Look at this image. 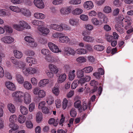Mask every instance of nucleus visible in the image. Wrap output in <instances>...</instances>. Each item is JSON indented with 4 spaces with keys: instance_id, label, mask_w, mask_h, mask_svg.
<instances>
[{
    "instance_id": "obj_60",
    "label": "nucleus",
    "mask_w": 133,
    "mask_h": 133,
    "mask_svg": "<svg viewBox=\"0 0 133 133\" xmlns=\"http://www.w3.org/2000/svg\"><path fill=\"white\" fill-rule=\"evenodd\" d=\"M68 101L66 98L64 99L62 103V107L64 109H65L68 105Z\"/></svg>"
},
{
    "instance_id": "obj_37",
    "label": "nucleus",
    "mask_w": 133,
    "mask_h": 133,
    "mask_svg": "<svg viewBox=\"0 0 133 133\" xmlns=\"http://www.w3.org/2000/svg\"><path fill=\"white\" fill-rule=\"evenodd\" d=\"M11 60L12 62L14 64V68L16 69V66H18L19 64V61L17 60L14 57H11Z\"/></svg>"
},
{
    "instance_id": "obj_33",
    "label": "nucleus",
    "mask_w": 133,
    "mask_h": 133,
    "mask_svg": "<svg viewBox=\"0 0 133 133\" xmlns=\"http://www.w3.org/2000/svg\"><path fill=\"white\" fill-rule=\"evenodd\" d=\"M8 109L11 112L14 113L15 111V108L14 105L11 103L9 104L8 105Z\"/></svg>"
},
{
    "instance_id": "obj_16",
    "label": "nucleus",
    "mask_w": 133,
    "mask_h": 133,
    "mask_svg": "<svg viewBox=\"0 0 133 133\" xmlns=\"http://www.w3.org/2000/svg\"><path fill=\"white\" fill-rule=\"evenodd\" d=\"M24 101L26 104H28L31 101V95L28 92L25 94Z\"/></svg>"
},
{
    "instance_id": "obj_62",
    "label": "nucleus",
    "mask_w": 133,
    "mask_h": 133,
    "mask_svg": "<svg viewBox=\"0 0 133 133\" xmlns=\"http://www.w3.org/2000/svg\"><path fill=\"white\" fill-rule=\"evenodd\" d=\"M9 126L10 128H12V129L17 130L19 128L18 125L14 123L13 124H10Z\"/></svg>"
},
{
    "instance_id": "obj_23",
    "label": "nucleus",
    "mask_w": 133,
    "mask_h": 133,
    "mask_svg": "<svg viewBox=\"0 0 133 133\" xmlns=\"http://www.w3.org/2000/svg\"><path fill=\"white\" fill-rule=\"evenodd\" d=\"M83 38V40L86 42H93L94 41V38L90 36H85L84 35Z\"/></svg>"
},
{
    "instance_id": "obj_17",
    "label": "nucleus",
    "mask_w": 133,
    "mask_h": 133,
    "mask_svg": "<svg viewBox=\"0 0 133 133\" xmlns=\"http://www.w3.org/2000/svg\"><path fill=\"white\" fill-rule=\"evenodd\" d=\"M66 78V76L65 74H62L59 75L58 77L57 82L59 83H61L64 82Z\"/></svg>"
},
{
    "instance_id": "obj_3",
    "label": "nucleus",
    "mask_w": 133,
    "mask_h": 133,
    "mask_svg": "<svg viewBox=\"0 0 133 133\" xmlns=\"http://www.w3.org/2000/svg\"><path fill=\"white\" fill-rule=\"evenodd\" d=\"M33 92L35 95H38L39 98L44 97L46 95L45 91L43 90H40L39 88H36L33 90Z\"/></svg>"
},
{
    "instance_id": "obj_4",
    "label": "nucleus",
    "mask_w": 133,
    "mask_h": 133,
    "mask_svg": "<svg viewBox=\"0 0 133 133\" xmlns=\"http://www.w3.org/2000/svg\"><path fill=\"white\" fill-rule=\"evenodd\" d=\"M37 70L36 67L26 68V69L23 70V72L25 75H27L28 74H34L37 72Z\"/></svg>"
},
{
    "instance_id": "obj_54",
    "label": "nucleus",
    "mask_w": 133,
    "mask_h": 133,
    "mask_svg": "<svg viewBox=\"0 0 133 133\" xmlns=\"http://www.w3.org/2000/svg\"><path fill=\"white\" fill-rule=\"evenodd\" d=\"M52 3L55 5H61L63 4V0H54Z\"/></svg>"
},
{
    "instance_id": "obj_38",
    "label": "nucleus",
    "mask_w": 133,
    "mask_h": 133,
    "mask_svg": "<svg viewBox=\"0 0 133 133\" xmlns=\"http://www.w3.org/2000/svg\"><path fill=\"white\" fill-rule=\"evenodd\" d=\"M91 22L94 25H98L101 24L100 21L96 18H92L91 19Z\"/></svg>"
},
{
    "instance_id": "obj_55",
    "label": "nucleus",
    "mask_w": 133,
    "mask_h": 133,
    "mask_svg": "<svg viewBox=\"0 0 133 133\" xmlns=\"http://www.w3.org/2000/svg\"><path fill=\"white\" fill-rule=\"evenodd\" d=\"M25 53L26 55L31 56H33L35 54V53L33 51L30 50H27Z\"/></svg>"
},
{
    "instance_id": "obj_22",
    "label": "nucleus",
    "mask_w": 133,
    "mask_h": 133,
    "mask_svg": "<svg viewBox=\"0 0 133 133\" xmlns=\"http://www.w3.org/2000/svg\"><path fill=\"white\" fill-rule=\"evenodd\" d=\"M91 77L89 76H85L83 78H81L79 80V82L81 84L85 83L86 82H89L90 79Z\"/></svg>"
},
{
    "instance_id": "obj_52",
    "label": "nucleus",
    "mask_w": 133,
    "mask_h": 133,
    "mask_svg": "<svg viewBox=\"0 0 133 133\" xmlns=\"http://www.w3.org/2000/svg\"><path fill=\"white\" fill-rule=\"evenodd\" d=\"M103 11L104 12L106 13H109L111 12L112 11L111 8L108 6H106L104 8Z\"/></svg>"
},
{
    "instance_id": "obj_64",
    "label": "nucleus",
    "mask_w": 133,
    "mask_h": 133,
    "mask_svg": "<svg viewBox=\"0 0 133 133\" xmlns=\"http://www.w3.org/2000/svg\"><path fill=\"white\" fill-rule=\"evenodd\" d=\"M81 2V0H71L70 2V3L73 4H78Z\"/></svg>"
},
{
    "instance_id": "obj_19",
    "label": "nucleus",
    "mask_w": 133,
    "mask_h": 133,
    "mask_svg": "<svg viewBox=\"0 0 133 133\" xmlns=\"http://www.w3.org/2000/svg\"><path fill=\"white\" fill-rule=\"evenodd\" d=\"M123 26L121 24H117L115 25V28L117 31L121 34H122L124 31V30L122 27V26Z\"/></svg>"
},
{
    "instance_id": "obj_26",
    "label": "nucleus",
    "mask_w": 133,
    "mask_h": 133,
    "mask_svg": "<svg viewBox=\"0 0 133 133\" xmlns=\"http://www.w3.org/2000/svg\"><path fill=\"white\" fill-rule=\"evenodd\" d=\"M20 112L23 115H26L28 113V110L23 105H21L20 107Z\"/></svg>"
},
{
    "instance_id": "obj_32",
    "label": "nucleus",
    "mask_w": 133,
    "mask_h": 133,
    "mask_svg": "<svg viewBox=\"0 0 133 133\" xmlns=\"http://www.w3.org/2000/svg\"><path fill=\"white\" fill-rule=\"evenodd\" d=\"M76 53L79 54H83L87 53V51L83 48L78 49L76 50Z\"/></svg>"
},
{
    "instance_id": "obj_5",
    "label": "nucleus",
    "mask_w": 133,
    "mask_h": 133,
    "mask_svg": "<svg viewBox=\"0 0 133 133\" xmlns=\"http://www.w3.org/2000/svg\"><path fill=\"white\" fill-rule=\"evenodd\" d=\"M48 45L50 50L53 52L57 53L61 52L57 46L52 42H49Z\"/></svg>"
},
{
    "instance_id": "obj_56",
    "label": "nucleus",
    "mask_w": 133,
    "mask_h": 133,
    "mask_svg": "<svg viewBox=\"0 0 133 133\" xmlns=\"http://www.w3.org/2000/svg\"><path fill=\"white\" fill-rule=\"evenodd\" d=\"M4 28L6 32L9 33H11L12 32V29L11 27L8 25H5L4 26Z\"/></svg>"
},
{
    "instance_id": "obj_42",
    "label": "nucleus",
    "mask_w": 133,
    "mask_h": 133,
    "mask_svg": "<svg viewBox=\"0 0 133 133\" xmlns=\"http://www.w3.org/2000/svg\"><path fill=\"white\" fill-rule=\"evenodd\" d=\"M16 69L20 68L22 69L23 71V69H26L25 68V64L22 61H20L19 62V64L18 66H16Z\"/></svg>"
},
{
    "instance_id": "obj_50",
    "label": "nucleus",
    "mask_w": 133,
    "mask_h": 133,
    "mask_svg": "<svg viewBox=\"0 0 133 133\" xmlns=\"http://www.w3.org/2000/svg\"><path fill=\"white\" fill-rule=\"evenodd\" d=\"M70 116L73 117H75L77 113L76 109L74 108H72L70 111Z\"/></svg>"
},
{
    "instance_id": "obj_51",
    "label": "nucleus",
    "mask_w": 133,
    "mask_h": 133,
    "mask_svg": "<svg viewBox=\"0 0 133 133\" xmlns=\"http://www.w3.org/2000/svg\"><path fill=\"white\" fill-rule=\"evenodd\" d=\"M52 92L56 96H57L59 94V91L58 88L54 87L52 90Z\"/></svg>"
},
{
    "instance_id": "obj_21",
    "label": "nucleus",
    "mask_w": 133,
    "mask_h": 133,
    "mask_svg": "<svg viewBox=\"0 0 133 133\" xmlns=\"http://www.w3.org/2000/svg\"><path fill=\"white\" fill-rule=\"evenodd\" d=\"M13 53L16 58H20L22 57L23 54L21 51L15 50L13 51Z\"/></svg>"
},
{
    "instance_id": "obj_11",
    "label": "nucleus",
    "mask_w": 133,
    "mask_h": 133,
    "mask_svg": "<svg viewBox=\"0 0 133 133\" xmlns=\"http://www.w3.org/2000/svg\"><path fill=\"white\" fill-rule=\"evenodd\" d=\"M1 40L5 43L8 44L11 43L14 41V39L9 36L4 37L1 38Z\"/></svg>"
},
{
    "instance_id": "obj_29",
    "label": "nucleus",
    "mask_w": 133,
    "mask_h": 133,
    "mask_svg": "<svg viewBox=\"0 0 133 133\" xmlns=\"http://www.w3.org/2000/svg\"><path fill=\"white\" fill-rule=\"evenodd\" d=\"M83 10L82 9L77 8L74 10L72 12V14L74 15H78L82 13Z\"/></svg>"
},
{
    "instance_id": "obj_9",
    "label": "nucleus",
    "mask_w": 133,
    "mask_h": 133,
    "mask_svg": "<svg viewBox=\"0 0 133 133\" xmlns=\"http://www.w3.org/2000/svg\"><path fill=\"white\" fill-rule=\"evenodd\" d=\"M64 54L65 55L69 56L70 55L74 56L76 54V51L72 48L70 47H67L64 50Z\"/></svg>"
},
{
    "instance_id": "obj_8",
    "label": "nucleus",
    "mask_w": 133,
    "mask_h": 133,
    "mask_svg": "<svg viewBox=\"0 0 133 133\" xmlns=\"http://www.w3.org/2000/svg\"><path fill=\"white\" fill-rule=\"evenodd\" d=\"M72 9V7L71 6L67 7L66 8L63 7L60 10V13L63 15H68L71 12Z\"/></svg>"
},
{
    "instance_id": "obj_15",
    "label": "nucleus",
    "mask_w": 133,
    "mask_h": 133,
    "mask_svg": "<svg viewBox=\"0 0 133 133\" xmlns=\"http://www.w3.org/2000/svg\"><path fill=\"white\" fill-rule=\"evenodd\" d=\"M6 87L9 90L12 91H14L16 90L15 85L12 82L8 81L5 84Z\"/></svg>"
},
{
    "instance_id": "obj_30",
    "label": "nucleus",
    "mask_w": 133,
    "mask_h": 133,
    "mask_svg": "<svg viewBox=\"0 0 133 133\" xmlns=\"http://www.w3.org/2000/svg\"><path fill=\"white\" fill-rule=\"evenodd\" d=\"M9 8L11 10L17 13L20 12L21 11V8L18 6H9Z\"/></svg>"
},
{
    "instance_id": "obj_49",
    "label": "nucleus",
    "mask_w": 133,
    "mask_h": 133,
    "mask_svg": "<svg viewBox=\"0 0 133 133\" xmlns=\"http://www.w3.org/2000/svg\"><path fill=\"white\" fill-rule=\"evenodd\" d=\"M81 103V101L79 100H78L74 102V107L76 108H81L82 107Z\"/></svg>"
},
{
    "instance_id": "obj_41",
    "label": "nucleus",
    "mask_w": 133,
    "mask_h": 133,
    "mask_svg": "<svg viewBox=\"0 0 133 133\" xmlns=\"http://www.w3.org/2000/svg\"><path fill=\"white\" fill-rule=\"evenodd\" d=\"M42 119V113L41 112H38L36 114V120L38 123L40 122Z\"/></svg>"
},
{
    "instance_id": "obj_46",
    "label": "nucleus",
    "mask_w": 133,
    "mask_h": 133,
    "mask_svg": "<svg viewBox=\"0 0 133 133\" xmlns=\"http://www.w3.org/2000/svg\"><path fill=\"white\" fill-rule=\"evenodd\" d=\"M76 61L79 63H82L86 62V59L84 57L81 56L77 58L76 59Z\"/></svg>"
},
{
    "instance_id": "obj_39",
    "label": "nucleus",
    "mask_w": 133,
    "mask_h": 133,
    "mask_svg": "<svg viewBox=\"0 0 133 133\" xmlns=\"http://www.w3.org/2000/svg\"><path fill=\"white\" fill-rule=\"evenodd\" d=\"M18 121L20 123H23L25 121L26 118L25 116L23 115H19L18 118Z\"/></svg>"
},
{
    "instance_id": "obj_12",
    "label": "nucleus",
    "mask_w": 133,
    "mask_h": 133,
    "mask_svg": "<svg viewBox=\"0 0 133 133\" xmlns=\"http://www.w3.org/2000/svg\"><path fill=\"white\" fill-rule=\"evenodd\" d=\"M83 6L87 10L91 9L94 6L93 3L91 1H87L85 2Z\"/></svg>"
},
{
    "instance_id": "obj_34",
    "label": "nucleus",
    "mask_w": 133,
    "mask_h": 133,
    "mask_svg": "<svg viewBox=\"0 0 133 133\" xmlns=\"http://www.w3.org/2000/svg\"><path fill=\"white\" fill-rule=\"evenodd\" d=\"M22 13L25 16H30L31 15V13L29 10L26 9H21Z\"/></svg>"
},
{
    "instance_id": "obj_7",
    "label": "nucleus",
    "mask_w": 133,
    "mask_h": 133,
    "mask_svg": "<svg viewBox=\"0 0 133 133\" xmlns=\"http://www.w3.org/2000/svg\"><path fill=\"white\" fill-rule=\"evenodd\" d=\"M63 24L61 23L59 25L56 24H51L50 27L52 29L59 31H62L64 29Z\"/></svg>"
},
{
    "instance_id": "obj_31",
    "label": "nucleus",
    "mask_w": 133,
    "mask_h": 133,
    "mask_svg": "<svg viewBox=\"0 0 133 133\" xmlns=\"http://www.w3.org/2000/svg\"><path fill=\"white\" fill-rule=\"evenodd\" d=\"M32 23L33 25L40 27H41V26H43L44 25V22H43L38 20H33L32 21Z\"/></svg>"
},
{
    "instance_id": "obj_44",
    "label": "nucleus",
    "mask_w": 133,
    "mask_h": 133,
    "mask_svg": "<svg viewBox=\"0 0 133 133\" xmlns=\"http://www.w3.org/2000/svg\"><path fill=\"white\" fill-rule=\"evenodd\" d=\"M94 48L95 50H96L101 51L104 49V47L102 45H96L94 46Z\"/></svg>"
},
{
    "instance_id": "obj_40",
    "label": "nucleus",
    "mask_w": 133,
    "mask_h": 133,
    "mask_svg": "<svg viewBox=\"0 0 133 133\" xmlns=\"http://www.w3.org/2000/svg\"><path fill=\"white\" fill-rule=\"evenodd\" d=\"M132 21L131 20L126 19L125 20V29L127 30L131 26Z\"/></svg>"
},
{
    "instance_id": "obj_13",
    "label": "nucleus",
    "mask_w": 133,
    "mask_h": 133,
    "mask_svg": "<svg viewBox=\"0 0 133 133\" xmlns=\"http://www.w3.org/2000/svg\"><path fill=\"white\" fill-rule=\"evenodd\" d=\"M26 61L29 66H31L32 64H35L37 63L35 59L31 57H27L26 59Z\"/></svg>"
},
{
    "instance_id": "obj_43",
    "label": "nucleus",
    "mask_w": 133,
    "mask_h": 133,
    "mask_svg": "<svg viewBox=\"0 0 133 133\" xmlns=\"http://www.w3.org/2000/svg\"><path fill=\"white\" fill-rule=\"evenodd\" d=\"M46 102L49 105H50L54 102V99L53 97L51 96H48L46 99Z\"/></svg>"
},
{
    "instance_id": "obj_45",
    "label": "nucleus",
    "mask_w": 133,
    "mask_h": 133,
    "mask_svg": "<svg viewBox=\"0 0 133 133\" xmlns=\"http://www.w3.org/2000/svg\"><path fill=\"white\" fill-rule=\"evenodd\" d=\"M78 20L77 19L74 18L70 19L69 21V22L70 24L72 25H76L78 24Z\"/></svg>"
},
{
    "instance_id": "obj_63",
    "label": "nucleus",
    "mask_w": 133,
    "mask_h": 133,
    "mask_svg": "<svg viewBox=\"0 0 133 133\" xmlns=\"http://www.w3.org/2000/svg\"><path fill=\"white\" fill-rule=\"evenodd\" d=\"M80 18L82 20L84 21H87L88 19V16L84 14L81 15Z\"/></svg>"
},
{
    "instance_id": "obj_6",
    "label": "nucleus",
    "mask_w": 133,
    "mask_h": 133,
    "mask_svg": "<svg viewBox=\"0 0 133 133\" xmlns=\"http://www.w3.org/2000/svg\"><path fill=\"white\" fill-rule=\"evenodd\" d=\"M24 39L26 42H29V45L32 48L36 47L37 45L36 43L34 42V39L30 36L25 37Z\"/></svg>"
},
{
    "instance_id": "obj_58",
    "label": "nucleus",
    "mask_w": 133,
    "mask_h": 133,
    "mask_svg": "<svg viewBox=\"0 0 133 133\" xmlns=\"http://www.w3.org/2000/svg\"><path fill=\"white\" fill-rule=\"evenodd\" d=\"M42 112L45 114H47L50 113V114H51V112H50L49 111V110L48 107H45L43 108H42Z\"/></svg>"
},
{
    "instance_id": "obj_36",
    "label": "nucleus",
    "mask_w": 133,
    "mask_h": 133,
    "mask_svg": "<svg viewBox=\"0 0 133 133\" xmlns=\"http://www.w3.org/2000/svg\"><path fill=\"white\" fill-rule=\"evenodd\" d=\"M23 86L25 89L28 90L31 89L32 88L31 84L28 81H25L24 82Z\"/></svg>"
},
{
    "instance_id": "obj_48",
    "label": "nucleus",
    "mask_w": 133,
    "mask_h": 133,
    "mask_svg": "<svg viewBox=\"0 0 133 133\" xmlns=\"http://www.w3.org/2000/svg\"><path fill=\"white\" fill-rule=\"evenodd\" d=\"M93 69V68L92 66H89L84 68L82 70L84 72L89 73L91 72L92 71Z\"/></svg>"
},
{
    "instance_id": "obj_28",
    "label": "nucleus",
    "mask_w": 133,
    "mask_h": 133,
    "mask_svg": "<svg viewBox=\"0 0 133 133\" xmlns=\"http://www.w3.org/2000/svg\"><path fill=\"white\" fill-rule=\"evenodd\" d=\"M34 17L36 18L39 19H44L45 17V15L40 13H36L34 14Z\"/></svg>"
},
{
    "instance_id": "obj_47",
    "label": "nucleus",
    "mask_w": 133,
    "mask_h": 133,
    "mask_svg": "<svg viewBox=\"0 0 133 133\" xmlns=\"http://www.w3.org/2000/svg\"><path fill=\"white\" fill-rule=\"evenodd\" d=\"M17 116L15 115H14L11 116L9 119L10 124L14 123V122L17 119Z\"/></svg>"
},
{
    "instance_id": "obj_35",
    "label": "nucleus",
    "mask_w": 133,
    "mask_h": 133,
    "mask_svg": "<svg viewBox=\"0 0 133 133\" xmlns=\"http://www.w3.org/2000/svg\"><path fill=\"white\" fill-rule=\"evenodd\" d=\"M55 119L54 118H51L48 121V123L50 124H53L54 126L56 127L58 124V121H56L55 122Z\"/></svg>"
},
{
    "instance_id": "obj_24",
    "label": "nucleus",
    "mask_w": 133,
    "mask_h": 133,
    "mask_svg": "<svg viewBox=\"0 0 133 133\" xmlns=\"http://www.w3.org/2000/svg\"><path fill=\"white\" fill-rule=\"evenodd\" d=\"M38 30L44 34H47L49 32V30L45 28L39 26L38 28Z\"/></svg>"
},
{
    "instance_id": "obj_2",
    "label": "nucleus",
    "mask_w": 133,
    "mask_h": 133,
    "mask_svg": "<svg viewBox=\"0 0 133 133\" xmlns=\"http://www.w3.org/2000/svg\"><path fill=\"white\" fill-rule=\"evenodd\" d=\"M26 22L23 21H20L18 24L13 25V28L18 31H23L25 27Z\"/></svg>"
},
{
    "instance_id": "obj_10",
    "label": "nucleus",
    "mask_w": 133,
    "mask_h": 133,
    "mask_svg": "<svg viewBox=\"0 0 133 133\" xmlns=\"http://www.w3.org/2000/svg\"><path fill=\"white\" fill-rule=\"evenodd\" d=\"M34 3L36 6L39 8L43 9L45 6L42 0H34Z\"/></svg>"
},
{
    "instance_id": "obj_61",
    "label": "nucleus",
    "mask_w": 133,
    "mask_h": 133,
    "mask_svg": "<svg viewBox=\"0 0 133 133\" xmlns=\"http://www.w3.org/2000/svg\"><path fill=\"white\" fill-rule=\"evenodd\" d=\"M63 34L62 33L56 32L53 34L52 36L54 38H59H59L61 36H63Z\"/></svg>"
},
{
    "instance_id": "obj_59",
    "label": "nucleus",
    "mask_w": 133,
    "mask_h": 133,
    "mask_svg": "<svg viewBox=\"0 0 133 133\" xmlns=\"http://www.w3.org/2000/svg\"><path fill=\"white\" fill-rule=\"evenodd\" d=\"M105 38L107 41L110 42L113 40V37L111 35L106 34L105 35Z\"/></svg>"
},
{
    "instance_id": "obj_1",
    "label": "nucleus",
    "mask_w": 133,
    "mask_h": 133,
    "mask_svg": "<svg viewBox=\"0 0 133 133\" xmlns=\"http://www.w3.org/2000/svg\"><path fill=\"white\" fill-rule=\"evenodd\" d=\"M24 95V93L22 91H17L12 94V96L13 97L16 101L21 102L23 99L22 98Z\"/></svg>"
},
{
    "instance_id": "obj_18",
    "label": "nucleus",
    "mask_w": 133,
    "mask_h": 133,
    "mask_svg": "<svg viewBox=\"0 0 133 133\" xmlns=\"http://www.w3.org/2000/svg\"><path fill=\"white\" fill-rule=\"evenodd\" d=\"M70 39L67 36H61L59 39V41L63 43H67L70 41Z\"/></svg>"
},
{
    "instance_id": "obj_20",
    "label": "nucleus",
    "mask_w": 133,
    "mask_h": 133,
    "mask_svg": "<svg viewBox=\"0 0 133 133\" xmlns=\"http://www.w3.org/2000/svg\"><path fill=\"white\" fill-rule=\"evenodd\" d=\"M49 82V81L47 79H44L40 80L38 83L39 87H43L45 86Z\"/></svg>"
},
{
    "instance_id": "obj_27",
    "label": "nucleus",
    "mask_w": 133,
    "mask_h": 133,
    "mask_svg": "<svg viewBox=\"0 0 133 133\" xmlns=\"http://www.w3.org/2000/svg\"><path fill=\"white\" fill-rule=\"evenodd\" d=\"M16 79L18 82L19 84H22L24 82V79L23 77L19 73H17L16 74Z\"/></svg>"
},
{
    "instance_id": "obj_53",
    "label": "nucleus",
    "mask_w": 133,
    "mask_h": 133,
    "mask_svg": "<svg viewBox=\"0 0 133 133\" xmlns=\"http://www.w3.org/2000/svg\"><path fill=\"white\" fill-rule=\"evenodd\" d=\"M80 83L79 81L75 80L72 83L71 85V88L72 89H75L78 85L77 83Z\"/></svg>"
},
{
    "instance_id": "obj_14",
    "label": "nucleus",
    "mask_w": 133,
    "mask_h": 133,
    "mask_svg": "<svg viewBox=\"0 0 133 133\" xmlns=\"http://www.w3.org/2000/svg\"><path fill=\"white\" fill-rule=\"evenodd\" d=\"M49 69L51 72L56 74L58 72V69L57 66L53 64H50L49 65Z\"/></svg>"
},
{
    "instance_id": "obj_25",
    "label": "nucleus",
    "mask_w": 133,
    "mask_h": 133,
    "mask_svg": "<svg viewBox=\"0 0 133 133\" xmlns=\"http://www.w3.org/2000/svg\"><path fill=\"white\" fill-rule=\"evenodd\" d=\"M75 70H71L69 73L68 76L69 79L70 81L73 80L74 78L76 75L75 73Z\"/></svg>"
},
{
    "instance_id": "obj_57",
    "label": "nucleus",
    "mask_w": 133,
    "mask_h": 133,
    "mask_svg": "<svg viewBox=\"0 0 133 133\" xmlns=\"http://www.w3.org/2000/svg\"><path fill=\"white\" fill-rule=\"evenodd\" d=\"M26 127L27 128L31 129L33 127V124L31 122L29 121H26Z\"/></svg>"
}]
</instances>
